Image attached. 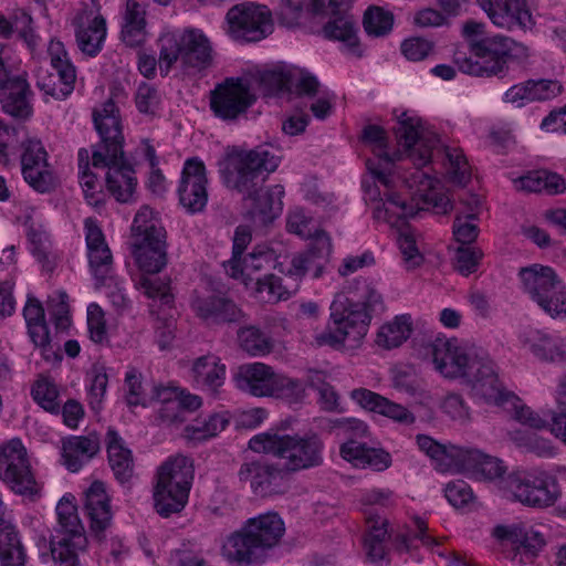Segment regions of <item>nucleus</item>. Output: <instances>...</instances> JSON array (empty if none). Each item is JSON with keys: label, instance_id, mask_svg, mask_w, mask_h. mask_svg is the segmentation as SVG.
Listing matches in <instances>:
<instances>
[{"label": "nucleus", "instance_id": "1", "mask_svg": "<svg viewBox=\"0 0 566 566\" xmlns=\"http://www.w3.org/2000/svg\"><path fill=\"white\" fill-rule=\"evenodd\" d=\"M229 160L232 170L228 175V182L243 195L244 202L249 203L250 217L258 218L262 224L273 221L282 210L284 188L281 185L265 188L264 182L269 174L277 168L279 158L268 149L256 147L237 151Z\"/></svg>", "mask_w": 566, "mask_h": 566}, {"label": "nucleus", "instance_id": "2", "mask_svg": "<svg viewBox=\"0 0 566 566\" xmlns=\"http://www.w3.org/2000/svg\"><path fill=\"white\" fill-rule=\"evenodd\" d=\"M394 134L399 146L407 154V157L417 167V170L407 178L409 188L417 187L412 201L418 200L423 205L440 209L448 213L452 209L450 199L440 192L434 191V180L421 167L430 163L432 150L439 144L438 135L426 127L419 117L408 116L402 113L396 126Z\"/></svg>", "mask_w": 566, "mask_h": 566}, {"label": "nucleus", "instance_id": "3", "mask_svg": "<svg viewBox=\"0 0 566 566\" xmlns=\"http://www.w3.org/2000/svg\"><path fill=\"white\" fill-rule=\"evenodd\" d=\"M285 533V524L275 512L248 518L239 530L232 532L221 547L222 556L239 566L264 564Z\"/></svg>", "mask_w": 566, "mask_h": 566}, {"label": "nucleus", "instance_id": "4", "mask_svg": "<svg viewBox=\"0 0 566 566\" xmlns=\"http://www.w3.org/2000/svg\"><path fill=\"white\" fill-rule=\"evenodd\" d=\"M361 302H354L345 295H337L331 305L333 327L315 337L317 345H328L339 348L348 342L349 347H356L366 336L371 319V313L382 310V297L374 287L367 285Z\"/></svg>", "mask_w": 566, "mask_h": 566}, {"label": "nucleus", "instance_id": "5", "mask_svg": "<svg viewBox=\"0 0 566 566\" xmlns=\"http://www.w3.org/2000/svg\"><path fill=\"white\" fill-rule=\"evenodd\" d=\"M249 448L284 460L290 474L321 467L324 462V441L314 432L304 436L261 433L250 439Z\"/></svg>", "mask_w": 566, "mask_h": 566}, {"label": "nucleus", "instance_id": "6", "mask_svg": "<svg viewBox=\"0 0 566 566\" xmlns=\"http://www.w3.org/2000/svg\"><path fill=\"white\" fill-rule=\"evenodd\" d=\"M154 237H143L132 243L133 255L143 271L139 285L150 298H159L170 306L174 295L170 293V279L156 276L167 265L166 230L158 229Z\"/></svg>", "mask_w": 566, "mask_h": 566}, {"label": "nucleus", "instance_id": "7", "mask_svg": "<svg viewBox=\"0 0 566 566\" xmlns=\"http://www.w3.org/2000/svg\"><path fill=\"white\" fill-rule=\"evenodd\" d=\"M520 45L511 38L504 35L484 36L473 40L471 53L475 60L460 51L454 53V62L463 73L474 76L502 75L507 70V63L515 56L514 52Z\"/></svg>", "mask_w": 566, "mask_h": 566}, {"label": "nucleus", "instance_id": "8", "mask_svg": "<svg viewBox=\"0 0 566 566\" xmlns=\"http://www.w3.org/2000/svg\"><path fill=\"white\" fill-rule=\"evenodd\" d=\"M526 293L552 318L566 316V286L551 266L533 264L520 270Z\"/></svg>", "mask_w": 566, "mask_h": 566}, {"label": "nucleus", "instance_id": "9", "mask_svg": "<svg viewBox=\"0 0 566 566\" xmlns=\"http://www.w3.org/2000/svg\"><path fill=\"white\" fill-rule=\"evenodd\" d=\"M60 530L50 542L51 554L60 566H80L77 552L84 551L87 544L76 505L63 496L56 506Z\"/></svg>", "mask_w": 566, "mask_h": 566}, {"label": "nucleus", "instance_id": "10", "mask_svg": "<svg viewBox=\"0 0 566 566\" xmlns=\"http://www.w3.org/2000/svg\"><path fill=\"white\" fill-rule=\"evenodd\" d=\"M159 70L167 75L179 59L186 66L203 69L211 61V48L208 39L195 31L185 32L179 39L165 34L159 39Z\"/></svg>", "mask_w": 566, "mask_h": 566}, {"label": "nucleus", "instance_id": "11", "mask_svg": "<svg viewBox=\"0 0 566 566\" xmlns=\"http://www.w3.org/2000/svg\"><path fill=\"white\" fill-rule=\"evenodd\" d=\"M93 122L101 137V144L92 153V165L95 168H105L108 163L124 155V135L119 109L113 99L103 104L101 111L94 109Z\"/></svg>", "mask_w": 566, "mask_h": 566}, {"label": "nucleus", "instance_id": "12", "mask_svg": "<svg viewBox=\"0 0 566 566\" xmlns=\"http://www.w3.org/2000/svg\"><path fill=\"white\" fill-rule=\"evenodd\" d=\"M502 483L514 501L530 507L552 506L559 494L556 480L546 473H512Z\"/></svg>", "mask_w": 566, "mask_h": 566}, {"label": "nucleus", "instance_id": "13", "mask_svg": "<svg viewBox=\"0 0 566 566\" xmlns=\"http://www.w3.org/2000/svg\"><path fill=\"white\" fill-rule=\"evenodd\" d=\"M234 381L239 389L255 397L291 396L298 388L296 380L275 374L263 363L241 365L234 375Z\"/></svg>", "mask_w": 566, "mask_h": 566}, {"label": "nucleus", "instance_id": "14", "mask_svg": "<svg viewBox=\"0 0 566 566\" xmlns=\"http://www.w3.org/2000/svg\"><path fill=\"white\" fill-rule=\"evenodd\" d=\"M256 101L248 81L241 77H227L210 92V108L226 122L237 120Z\"/></svg>", "mask_w": 566, "mask_h": 566}, {"label": "nucleus", "instance_id": "15", "mask_svg": "<svg viewBox=\"0 0 566 566\" xmlns=\"http://www.w3.org/2000/svg\"><path fill=\"white\" fill-rule=\"evenodd\" d=\"M0 479L18 494L31 495L36 492L27 449L19 439L0 446Z\"/></svg>", "mask_w": 566, "mask_h": 566}, {"label": "nucleus", "instance_id": "16", "mask_svg": "<svg viewBox=\"0 0 566 566\" xmlns=\"http://www.w3.org/2000/svg\"><path fill=\"white\" fill-rule=\"evenodd\" d=\"M229 33L235 40L258 42L272 33L273 22L266 7L239 3L227 13Z\"/></svg>", "mask_w": 566, "mask_h": 566}, {"label": "nucleus", "instance_id": "17", "mask_svg": "<svg viewBox=\"0 0 566 566\" xmlns=\"http://www.w3.org/2000/svg\"><path fill=\"white\" fill-rule=\"evenodd\" d=\"M206 168L197 158L186 160L178 188L181 206L191 213L201 212L208 201Z\"/></svg>", "mask_w": 566, "mask_h": 566}, {"label": "nucleus", "instance_id": "18", "mask_svg": "<svg viewBox=\"0 0 566 566\" xmlns=\"http://www.w3.org/2000/svg\"><path fill=\"white\" fill-rule=\"evenodd\" d=\"M191 308L208 326L240 323L245 316L231 298L214 293L196 294L191 300Z\"/></svg>", "mask_w": 566, "mask_h": 566}, {"label": "nucleus", "instance_id": "19", "mask_svg": "<svg viewBox=\"0 0 566 566\" xmlns=\"http://www.w3.org/2000/svg\"><path fill=\"white\" fill-rule=\"evenodd\" d=\"M290 474L284 468L274 464H262L250 462L241 465L239 478L241 481L250 482V486L260 496L283 494L286 489V475Z\"/></svg>", "mask_w": 566, "mask_h": 566}, {"label": "nucleus", "instance_id": "20", "mask_svg": "<svg viewBox=\"0 0 566 566\" xmlns=\"http://www.w3.org/2000/svg\"><path fill=\"white\" fill-rule=\"evenodd\" d=\"M21 167L24 180L35 190L48 192L54 188L55 179L49 170L48 154L40 140L22 144Z\"/></svg>", "mask_w": 566, "mask_h": 566}, {"label": "nucleus", "instance_id": "21", "mask_svg": "<svg viewBox=\"0 0 566 566\" xmlns=\"http://www.w3.org/2000/svg\"><path fill=\"white\" fill-rule=\"evenodd\" d=\"M426 355L431 356L436 368L449 378H467L473 358L479 357L478 355H468L455 343L444 338H436L430 343L426 347Z\"/></svg>", "mask_w": 566, "mask_h": 566}, {"label": "nucleus", "instance_id": "22", "mask_svg": "<svg viewBox=\"0 0 566 566\" xmlns=\"http://www.w3.org/2000/svg\"><path fill=\"white\" fill-rule=\"evenodd\" d=\"M472 395L486 402H503L504 390L493 361L489 357L473 358L465 378Z\"/></svg>", "mask_w": 566, "mask_h": 566}, {"label": "nucleus", "instance_id": "23", "mask_svg": "<svg viewBox=\"0 0 566 566\" xmlns=\"http://www.w3.org/2000/svg\"><path fill=\"white\" fill-rule=\"evenodd\" d=\"M332 253V241L324 231H318L313 237L307 250L293 256L289 273L295 275L301 282L305 274L313 270L315 279L322 276L325 264Z\"/></svg>", "mask_w": 566, "mask_h": 566}, {"label": "nucleus", "instance_id": "24", "mask_svg": "<svg viewBox=\"0 0 566 566\" xmlns=\"http://www.w3.org/2000/svg\"><path fill=\"white\" fill-rule=\"evenodd\" d=\"M478 2L497 27L512 29L516 25L526 30L534 24L526 0H478Z\"/></svg>", "mask_w": 566, "mask_h": 566}, {"label": "nucleus", "instance_id": "25", "mask_svg": "<svg viewBox=\"0 0 566 566\" xmlns=\"http://www.w3.org/2000/svg\"><path fill=\"white\" fill-rule=\"evenodd\" d=\"M329 20L323 25L322 33L325 39L338 41L344 44L346 50L357 56H363V49L357 35L358 29L356 21L348 13V7L328 9Z\"/></svg>", "mask_w": 566, "mask_h": 566}, {"label": "nucleus", "instance_id": "26", "mask_svg": "<svg viewBox=\"0 0 566 566\" xmlns=\"http://www.w3.org/2000/svg\"><path fill=\"white\" fill-rule=\"evenodd\" d=\"M275 256L271 249L258 247L243 259H230L226 263L227 272L233 279L242 277L248 281H254L258 285V279L264 277L263 271H269L274 266Z\"/></svg>", "mask_w": 566, "mask_h": 566}, {"label": "nucleus", "instance_id": "27", "mask_svg": "<svg viewBox=\"0 0 566 566\" xmlns=\"http://www.w3.org/2000/svg\"><path fill=\"white\" fill-rule=\"evenodd\" d=\"M84 509L91 522V531L99 536L112 523V510L105 484L94 481L85 491Z\"/></svg>", "mask_w": 566, "mask_h": 566}, {"label": "nucleus", "instance_id": "28", "mask_svg": "<svg viewBox=\"0 0 566 566\" xmlns=\"http://www.w3.org/2000/svg\"><path fill=\"white\" fill-rule=\"evenodd\" d=\"M84 509L91 522V531L99 536L112 523V510L105 484L94 481L85 491Z\"/></svg>", "mask_w": 566, "mask_h": 566}, {"label": "nucleus", "instance_id": "29", "mask_svg": "<svg viewBox=\"0 0 566 566\" xmlns=\"http://www.w3.org/2000/svg\"><path fill=\"white\" fill-rule=\"evenodd\" d=\"M350 397L364 409L380 413L397 422L413 423L415 416L403 406L390 401L386 397L366 388H357L350 392Z\"/></svg>", "mask_w": 566, "mask_h": 566}, {"label": "nucleus", "instance_id": "30", "mask_svg": "<svg viewBox=\"0 0 566 566\" xmlns=\"http://www.w3.org/2000/svg\"><path fill=\"white\" fill-rule=\"evenodd\" d=\"M453 469L469 471L486 480L501 478L506 470L500 459L469 448H460Z\"/></svg>", "mask_w": 566, "mask_h": 566}, {"label": "nucleus", "instance_id": "31", "mask_svg": "<svg viewBox=\"0 0 566 566\" xmlns=\"http://www.w3.org/2000/svg\"><path fill=\"white\" fill-rule=\"evenodd\" d=\"M493 535L500 541L510 542L516 546V549H523L532 556L545 545L543 534L523 522L497 525L493 530Z\"/></svg>", "mask_w": 566, "mask_h": 566}, {"label": "nucleus", "instance_id": "32", "mask_svg": "<svg viewBox=\"0 0 566 566\" xmlns=\"http://www.w3.org/2000/svg\"><path fill=\"white\" fill-rule=\"evenodd\" d=\"M106 174V186L108 191L117 201L127 202L136 188L137 180L134 177L133 166L126 160L125 154L118 157L115 163H108Z\"/></svg>", "mask_w": 566, "mask_h": 566}, {"label": "nucleus", "instance_id": "33", "mask_svg": "<svg viewBox=\"0 0 566 566\" xmlns=\"http://www.w3.org/2000/svg\"><path fill=\"white\" fill-rule=\"evenodd\" d=\"M340 455L355 467H369L376 471H384L391 464V457L384 449L370 448L354 440L342 444Z\"/></svg>", "mask_w": 566, "mask_h": 566}, {"label": "nucleus", "instance_id": "34", "mask_svg": "<svg viewBox=\"0 0 566 566\" xmlns=\"http://www.w3.org/2000/svg\"><path fill=\"white\" fill-rule=\"evenodd\" d=\"M385 202L378 201V205L374 209V218L377 220H384L390 223L392 227H398L407 222V218L415 217L419 211L424 208L419 207V201H412L410 203L402 199L400 195L396 192H386Z\"/></svg>", "mask_w": 566, "mask_h": 566}, {"label": "nucleus", "instance_id": "35", "mask_svg": "<svg viewBox=\"0 0 566 566\" xmlns=\"http://www.w3.org/2000/svg\"><path fill=\"white\" fill-rule=\"evenodd\" d=\"M520 338L522 344L528 346L531 352L541 360H566V344L559 338L537 329H530L522 334Z\"/></svg>", "mask_w": 566, "mask_h": 566}, {"label": "nucleus", "instance_id": "36", "mask_svg": "<svg viewBox=\"0 0 566 566\" xmlns=\"http://www.w3.org/2000/svg\"><path fill=\"white\" fill-rule=\"evenodd\" d=\"M109 467L115 479L124 484L134 475V460L129 449L124 447L123 439L117 431L109 429L106 434Z\"/></svg>", "mask_w": 566, "mask_h": 566}, {"label": "nucleus", "instance_id": "37", "mask_svg": "<svg viewBox=\"0 0 566 566\" xmlns=\"http://www.w3.org/2000/svg\"><path fill=\"white\" fill-rule=\"evenodd\" d=\"M193 480L192 462L184 455H177L164 462L157 471V481L189 494Z\"/></svg>", "mask_w": 566, "mask_h": 566}, {"label": "nucleus", "instance_id": "38", "mask_svg": "<svg viewBox=\"0 0 566 566\" xmlns=\"http://www.w3.org/2000/svg\"><path fill=\"white\" fill-rule=\"evenodd\" d=\"M146 4L140 1L127 0L122 28V40L127 46L142 45L146 39Z\"/></svg>", "mask_w": 566, "mask_h": 566}, {"label": "nucleus", "instance_id": "39", "mask_svg": "<svg viewBox=\"0 0 566 566\" xmlns=\"http://www.w3.org/2000/svg\"><path fill=\"white\" fill-rule=\"evenodd\" d=\"M517 182L520 188L528 192H546L548 195L563 193L566 190L565 179L545 169L528 172L521 177Z\"/></svg>", "mask_w": 566, "mask_h": 566}, {"label": "nucleus", "instance_id": "40", "mask_svg": "<svg viewBox=\"0 0 566 566\" xmlns=\"http://www.w3.org/2000/svg\"><path fill=\"white\" fill-rule=\"evenodd\" d=\"M25 559V551L15 526L12 524L0 527V565L24 566Z\"/></svg>", "mask_w": 566, "mask_h": 566}, {"label": "nucleus", "instance_id": "41", "mask_svg": "<svg viewBox=\"0 0 566 566\" xmlns=\"http://www.w3.org/2000/svg\"><path fill=\"white\" fill-rule=\"evenodd\" d=\"M76 42L78 49L90 55H96L102 48V43L106 36V21L103 15H95L86 27L77 24Z\"/></svg>", "mask_w": 566, "mask_h": 566}, {"label": "nucleus", "instance_id": "42", "mask_svg": "<svg viewBox=\"0 0 566 566\" xmlns=\"http://www.w3.org/2000/svg\"><path fill=\"white\" fill-rule=\"evenodd\" d=\"M188 496L189 494L185 490L180 491L157 481L154 489L156 512L163 517H169L172 514L179 513L186 506Z\"/></svg>", "mask_w": 566, "mask_h": 566}, {"label": "nucleus", "instance_id": "43", "mask_svg": "<svg viewBox=\"0 0 566 566\" xmlns=\"http://www.w3.org/2000/svg\"><path fill=\"white\" fill-rule=\"evenodd\" d=\"M300 281L295 275H291L289 271L285 273V279L276 276L272 273L264 274V277L258 279L256 291L262 293L264 291L269 294V300L279 302L287 300L297 292Z\"/></svg>", "mask_w": 566, "mask_h": 566}, {"label": "nucleus", "instance_id": "44", "mask_svg": "<svg viewBox=\"0 0 566 566\" xmlns=\"http://www.w3.org/2000/svg\"><path fill=\"white\" fill-rule=\"evenodd\" d=\"M229 422L230 419L224 413H211L186 426L184 437L189 441L202 442L218 436Z\"/></svg>", "mask_w": 566, "mask_h": 566}, {"label": "nucleus", "instance_id": "45", "mask_svg": "<svg viewBox=\"0 0 566 566\" xmlns=\"http://www.w3.org/2000/svg\"><path fill=\"white\" fill-rule=\"evenodd\" d=\"M417 443L426 454L436 461L437 469L441 472L450 471L454 468L461 447L443 446L434 441L429 436L418 434Z\"/></svg>", "mask_w": 566, "mask_h": 566}, {"label": "nucleus", "instance_id": "46", "mask_svg": "<svg viewBox=\"0 0 566 566\" xmlns=\"http://www.w3.org/2000/svg\"><path fill=\"white\" fill-rule=\"evenodd\" d=\"M237 338L240 348L252 356H263L273 349L271 337L254 325L240 327Z\"/></svg>", "mask_w": 566, "mask_h": 566}, {"label": "nucleus", "instance_id": "47", "mask_svg": "<svg viewBox=\"0 0 566 566\" xmlns=\"http://www.w3.org/2000/svg\"><path fill=\"white\" fill-rule=\"evenodd\" d=\"M411 331V317L409 315L397 316L394 322L380 328L377 343L387 349L398 347L407 340Z\"/></svg>", "mask_w": 566, "mask_h": 566}, {"label": "nucleus", "instance_id": "48", "mask_svg": "<svg viewBox=\"0 0 566 566\" xmlns=\"http://www.w3.org/2000/svg\"><path fill=\"white\" fill-rule=\"evenodd\" d=\"M28 327V335L35 346L40 349L41 356L49 363H60L63 358L59 346L52 344L50 329L46 322L31 324Z\"/></svg>", "mask_w": 566, "mask_h": 566}, {"label": "nucleus", "instance_id": "49", "mask_svg": "<svg viewBox=\"0 0 566 566\" xmlns=\"http://www.w3.org/2000/svg\"><path fill=\"white\" fill-rule=\"evenodd\" d=\"M394 25V14L377 6H370L364 13L363 27L368 35L384 36Z\"/></svg>", "mask_w": 566, "mask_h": 566}, {"label": "nucleus", "instance_id": "50", "mask_svg": "<svg viewBox=\"0 0 566 566\" xmlns=\"http://www.w3.org/2000/svg\"><path fill=\"white\" fill-rule=\"evenodd\" d=\"M33 399L48 412L59 413L60 402L56 385L49 378L38 379L31 389Z\"/></svg>", "mask_w": 566, "mask_h": 566}, {"label": "nucleus", "instance_id": "51", "mask_svg": "<svg viewBox=\"0 0 566 566\" xmlns=\"http://www.w3.org/2000/svg\"><path fill=\"white\" fill-rule=\"evenodd\" d=\"M388 521L386 518L375 520L369 533L365 537V548L371 562L381 560L385 557L384 541L388 535Z\"/></svg>", "mask_w": 566, "mask_h": 566}, {"label": "nucleus", "instance_id": "52", "mask_svg": "<svg viewBox=\"0 0 566 566\" xmlns=\"http://www.w3.org/2000/svg\"><path fill=\"white\" fill-rule=\"evenodd\" d=\"M48 51L51 59V65L56 71L57 77L60 80H66L69 84L75 83L76 71L67 57L64 44L61 41L52 40Z\"/></svg>", "mask_w": 566, "mask_h": 566}, {"label": "nucleus", "instance_id": "53", "mask_svg": "<svg viewBox=\"0 0 566 566\" xmlns=\"http://www.w3.org/2000/svg\"><path fill=\"white\" fill-rule=\"evenodd\" d=\"M310 387L318 392L319 403L323 410L339 413L344 411L338 402V394L331 384L325 381L322 373L316 371L310 377Z\"/></svg>", "mask_w": 566, "mask_h": 566}, {"label": "nucleus", "instance_id": "54", "mask_svg": "<svg viewBox=\"0 0 566 566\" xmlns=\"http://www.w3.org/2000/svg\"><path fill=\"white\" fill-rule=\"evenodd\" d=\"M478 220V213L458 214L454 218L452 232L457 242L461 245H471L479 237L480 228L474 221Z\"/></svg>", "mask_w": 566, "mask_h": 566}, {"label": "nucleus", "instance_id": "55", "mask_svg": "<svg viewBox=\"0 0 566 566\" xmlns=\"http://www.w3.org/2000/svg\"><path fill=\"white\" fill-rule=\"evenodd\" d=\"M261 84L270 94L291 93L293 74L283 67L268 70L261 74Z\"/></svg>", "mask_w": 566, "mask_h": 566}, {"label": "nucleus", "instance_id": "56", "mask_svg": "<svg viewBox=\"0 0 566 566\" xmlns=\"http://www.w3.org/2000/svg\"><path fill=\"white\" fill-rule=\"evenodd\" d=\"M361 139L364 143L374 145L377 148V155L382 158L387 164L394 163L401 158V154L396 151L389 155L386 151L388 137L386 130L378 125H367L361 133Z\"/></svg>", "mask_w": 566, "mask_h": 566}, {"label": "nucleus", "instance_id": "57", "mask_svg": "<svg viewBox=\"0 0 566 566\" xmlns=\"http://www.w3.org/2000/svg\"><path fill=\"white\" fill-rule=\"evenodd\" d=\"M398 229V243L400 251L403 255L406 263L410 268L419 265L423 258L420 254L413 233L407 222L397 227Z\"/></svg>", "mask_w": 566, "mask_h": 566}, {"label": "nucleus", "instance_id": "58", "mask_svg": "<svg viewBox=\"0 0 566 566\" xmlns=\"http://www.w3.org/2000/svg\"><path fill=\"white\" fill-rule=\"evenodd\" d=\"M446 156L450 163V180L461 187H464L471 180V172L463 153L459 149H446Z\"/></svg>", "mask_w": 566, "mask_h": 566}, {"label": "nucleus", "instance_id": "59", "mask_svg": "<svg viewBox=\"0 0 566 566\" xmlns=\"http://www.w3.org/2000/svg\"><path fill=\"white\" fill-rule=\"evenodd\" d=\"M91 271L98 285L105 283L106 277L113 268V255L108 247H102L96 251L87 253Z\"/></svg>", "mask_w": 566, "mask_h": 566}, {"label": "nucleus", "instance_id": "60", "mask_svg": "<svg viewBox=\"0 0 566 566\" xmlns=\"http://www.w3.org/2000/svg\"><path fill=\"white\" fill-rule=\"evenodd\" d=\"M483 256L481 249L471 245H460L454 254V269L462 275L476 271L480 260Z\"/></svg>", "mask_w": 566, "mask_h": 566}, {"label": "nucleus", "instance_id": "61", "mask_svg": "<svg viewBox=\"0 0 566 566\" xmlns=\"http://www.w3.org/2000/svg\"><path fill=\"white\" fill-rule=\"evenodd\" d=\"M434 43L421 38L411 36L402 41L400 45L403 56L413 62L422 61L433 51Z\"/></svg>", "mask_w": 566, "mask_h": 566}, {"label": "nucleus", "instance_id": "62", "mask_svg": "<svg viewBox=\"0 0 566 566\" xmlns=\"http://www.w3.org/2000/svg\"><path fill=\"white\" fill-rule=\"evenodd\" d=\"M28 238L32 244L33 255L45 266L52 270V262L50 260L49 239L42 229L30 227L28 230Z\"/></svg>", "mask_w": 566, "mask_h": 566}, {"label": "nucleus", "instance_id": "63", "mask_svg": "<svg viewBox=\"0 0 566 566\" xmlns=\"http://www.w3.org/2000/svg\"><path fill=\"white\" fill-rule=\"evenodd\" d=\"M151 210L148 207L142 208L135 216L133 226H132V234L134 240H138L143 237H154L156 234L155 231L158 229H164L161 226H157L154 220L150 219Z\"/></svg>", "mask_w": 566, "mask_h": 566}, {"label": "nucleus", "instance_id": "64", "mask_svg": "<svg viewBox=\"0 0 566 566\" xmlns=\"http://www.w3.org/2000/svg\"><path fill=\"white\" fill-rule=\"evenodd\" d=\"M446 497L451 505L458 509L468 505L474 499L470 485L462 480H457L447 484Z\"/></svg>", "mask_w": 566, "mask_h": 566}]
</instances>
